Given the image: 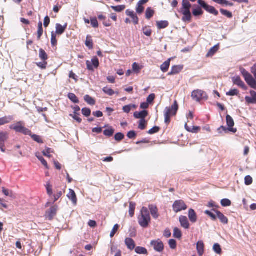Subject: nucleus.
Returning a JSON list of instances; mask_svg holds the SVG:
<instances>
[{"instance_id": "29", "label": "nucleus", "mask_w": 256, "mask_h": 256, "mask_svg": "<svg viewBox=\"0 0 256 256\" xmlns=\"http://www.w3.org/2000/svg\"><path fill=\"white\" fill-rule=\"evenodd\" d=\"M188 218H190V221L194 223L196 222L197 220V216L193 209H190L188 211Z\"/></svg>"}, {"instance_id": "17", "label": "nucleus", "mask_w": 256, "mask_h": 256, "mask_svg": "<svg viewBox=\"0 0 256 256\" xmlns=\"http://www.w3.org/2000/svg\"><path fill=\"white\" fill-rule=\"evenodd\" d=\"M232 82L234 84L242 88L244 90H246V87L244 83L242 81L240 78L239 76H234L232 78Z\"/></svg>"}, {"instance_id": "64", "label": "nucleus", "mask_w": 256, "mask_h": 256, "mask_svg": "<svg viewBox=\"0 0 256 256\" xmlns=\"http://www.w3.org/2000/svg\"><path fill=\"white\" fill-rule=\"evenodd\" d=\"M252 178L250 176H247L244 178V182L246 186H249L252 183Z\"/></svg>"}, {"instance_id": "6", "label": "nucleus", "mask_w": 256, "mask_h": 256, "mask_svg": "<svg viewBox=\"0 0 256 256\" xmlns=\"http://www.w3.org/2000/svg\"><path fill=\"white\" fill-rule=\"evenodd\" d=\"M226 120L228 128H226L224 126H221L218 128V130L220 131L222 130L224 132H227L228 131H230L233 133H236L237 130L236 128H232L234 125V122L233 118L230 115L228 114L226 116Z\"/></svg>"}, {"instance_id": "10", "label": "nucleus", "mask_w": 256, "mask_h": 256, "mask_svg": "<svg viewBox=\"0 0 256 256\" xmlns=\"http://www.w3.org/2000/svg\"><path fill=\"white\" fill-rule=\"evenodd\" d=\"M150 245L154 247V250L156 252H160L164 250V244L160 239L152 240L150 242Z\"/></svg>"}, {"instance_id": "52", "label": "nucleus", "mask_w": 256, "mask_h": 256, "mask_svg": "<svg viewBox=\"0 0 256 256\" xmlns=\"http://www.w3.org/2000/svg\"><path fill=\"white\" fill-rule=\"evenodd\" d=\"M38 154V153H36V157L40 161L42 164L46 168L48 169V163H47L46 161L44 159V158L42 156H39Z\"/></svg>"}, {"instance_id": "33", "label": "nucleus", "mask_w": 256, "mask_h": 256, "mask_svg": "<svg viewBox=\"0 0 256 256\" xmlns=\"http://www.w3.org/2000/svg\"><path fill=\"white\" fill-rule=\"evenodd\" d=\"M219 49V46L218 45H216L212 48L208 52L206 56L210 57L214 56L218 50Z\"/></svg>"}, {"instance_id": "48", "label": "nucleus", "mask_w": 256, "mask_h": 256, "mask_svg": "<svg viewBox=\"0 0 256 256\" xmlns=\"http://www.w3.org/2000/svg\"><path fill=\"white\" fill-rule=\"evenodd\" d=\"M203 13L204 12L202 8L198 6L192 10V14L196 16H201L203 14Z\"/></svg>"}, {"instance_id": "35", "label": "nucleus", "mask_w": 256, "mask_h": 256, "mask_svg": "<svg viewBox=\"0 0 256 256\" xmlns=\"http://www.w3.org/2000/svg\"><path fill=\"white\" fill-rule=\"evenodd\" d=\"M136 206V204L134 202H130L129 214L130 217H132L134 216Z\"/></svg>"}, {"instance_id": "24", "label": "nucleus", "mask_w": 256, "mask_h": 256, "mask_svg": "<svg viewBox=\"0 0 256 256\" xmlns=\"http://www.w3.org/2000/svg\"><path fill=\"white\" fill-rule=\"evenodd\" d=\"M148 208L152 217L155 219L158 218L159 216V214H158V209L157 207L154 205L152 204L149 205Z\"/></svg>"}, {"instance_id": "2", "label": "nucleus", "mask_w": 256, "mask_h": 256, "mask_svg": "<svg viewBox=\"0 0 256 256\" xmlns=\"http://www.w3.org/2000/svg\"><path fill=\"white\" fill-rule=\"evenodd\" d=\"M178 109V105L176 100H174V104L169 107H166L164 110V122L168 124L171 121L172 116L176 114Z\"/></svg>"}, {"instance_id": "20", "label": "nucleus", "mask_w": 256, "mask_h": 256, "mask_svg": "<svg viewBox=\"0 0 256 256\" xmlns=\"http://www.w3.org/2000/svg\"><path fill=\"white\" fill-rule=\"evenodd\" d=\"M179 220L182 227L186 229H188L189 228L190 224L186 216H180Z\"/></svg>"}, {"instance_id": "41", "label": "nucleus", "mask_w": 256, "mask_h": 256, "mask_svg": "<svg viewBox=\"0 0 256 256\" xmlns=\"http://www.w3.org/2000/svg\"><path fill=\"white\" fill-rule=\"evenodd\" d=\"M154 14V11L151 9L150 8H148L146 12V17L147 19L152 18Z\"/></svg>"}, {"instance_id": "22", "label": "nucleus", "mask_w": 256, "mask_h": 256, "mask_svg": "<svg viewBox=\"0 0 256 256\" xmlns=\"http://www.w3.org/2000/svg\"><path fill=\"white\" fill-rule=\"evenodd\" d=\"M68 198L72 202L76 205L77 203V198L74 191L72 189L69 190V192L67 195Z\"/></svg>"}, {"instance_id": "32", "label": "nucleus", "mask_w": 256, "mask_h": 256, "mask_svg": "<svg viewBox=\"0 0 256 256\" xmlns=\"http://www.w3.org/2000/svg\"><path fill=\"white\" fill-rule=\"evenodd\" d=\"M135 252L140 254H148V252L147 250L144 247L137 246L135 248Z\"/></svg>"}, {"instance_id": "31", "label": "nucleus", "mask_w": 256, "mask_h": 256, "mask_svg": "<svg viewBox=\"0 0 256 256\" xmlns=\"http://www.w3.org/2000/svg\"><path fill=\"white\" fill-rule=\"evenodd\" d=\"M105 136L110 137L112 136L114 133V129L112 126H108V128L103 132Z\"/></svg>"}, {"instance_id": "54", "label": "nucleus", "mask_w": 256, "mask_h": 256, "mask_svg": "<svg viewBox=\"0 0 256 256\" xmlns=\"http://www.w3.org/2000/svg\"><path fill=\"white\" fill-rule=\"evenodd\" d=\"M222 206H229L231 205L232 202L231 201L227 198H224L221 200L220 202Z\"/></svg>"}, {"instance_id": "37", "label": "nucleus", "mask_w": 256, "mask_h": 256, "mask_svg": "<svg viewBox=\"0 0 256 256\" xmlns=\"http://www.w3.org/2000/svg\"><path fill=\"white\" fill-rule=\"evenodd\" d=\"M68 98L74 104H78L79 100L76 95L73 93H69L68 95Z\"/></svg>"}, {"instance_id": "34", "label": "nucleus", "mask_w": 256, "mask_h": 256, "mask_svg": "<svg viewBox=\"0 0 256 256\" xmlns=\"http://www.w3.org/2000/svg\"><path fill=\"white\" fill-rule=\"evenodd\" d=\"M44 30L42 28V22H39L38 23V30L37 32L38 40H40L43 34Z\"/></svg>"}, {"instance_id": "57", "label": "nucleus", "mask_w": 256, "mask_h": 256, "mask_svg": "<svg viewBox=\"0 0 256 256\" xmlns=\"http://www.w3.org/2000/svg\"><path fill=\"white\" fill-rule=\"evenodd\" d=\"M36 66L40 68L41 69H46L48 66V62L46 61H42V62H39L36 63Z\"/></svg>"}, {"instance_id": "45", "label": "nucleus", "mask_w": 256, "mask_h": 256, "mask_svg": "<svg viewBox=\"0 0 256 256\" xmlns=\"http://www.w3.org/2000/svg\"><path fill=\"white\" fill-rule=\"evenodd\" d=\"M51 44L52 46L53 47L56 46L58 44V41L56 40V35L54 32H52Z\"/></svg>"}, {"instance_id": "43", "label": "nucleus", "mask_w": 256, "mask_h": 256, "mask_svg": "<svg viewBox=\"0 0 256 256\" xmlns=\"http://www.w3.org/2000/svg\"><path fill=\"white\" fill-rule=\"evenodd\" d=\"M111 8L116 12H121L126 8L125 5H120L117 6H111Z\"/></svg>"}, {"instance_id": "3", "label": "nucleus", "mask_w": 256, "mask_h": 256, "mask_svg": "<svg viewBox=\"0 0 256 256\" xmlns=\"http://www.w3.org/2000/svg\"><path fill=\"white\" fill-rule=\"evenodd\" d=\"M191 6L192 4L189 1L182 0L181 12L183 14L182 20L184 22H190L192 20V16L190 12Z\"/></svg>"}, {"instance_id": "55", "label": "nucleus", "mask_w": 256, "mask_h": 256, "mask_svg": "<svg viewBox=\"0 0 256 256\" xmlns=\"http://www.w3.org/2000/svg\"><path fill=\"white\" fill-rule=\"evenodd\" d=\"M124 138V134L122 132L116 133L114 136V139L117 142H120Z\"/></svg>"}, {"instance_id": "18", "label": "nucleus", "mask_w": 256, "mask_h": 256, "mask_svg": "<svg viewBox=\"0 0 256 256\" xmlns=\"http://www.w3.org/2000/svg\"><path fill=\"white\" fill-rule=\"evenodd\" d=\"M126 13L127 16H130L132 18L133 23L134 24H138L139 19L134 11L127 10L126 12Z\"/></svg>"}, {"instance_id": "15", "label": "nucleus", "mask_w": 256, "mask_h": 256, "mask_svg": "<svg viewBox=\"0 0 256 256\" xmlns=\"http://www.w3.org/2000/svg\"><path fill=\"white\" fill-rule=\"evenodd\" d=\"M124 242L128 250H132L136 248L135 242L132 238H126L125 239Z\"/></svg>"}, {"instance_id": "56", "label": "nucleus", "mask_w": 256, "mask_h": 256, "mask_svg": "<svg viewBox=\"0 0 256 256\" xmlns=\"http://www.w3.org/2000/svg\"><path fill=\"white\" fill-rule=\"evenodd\" d=\"M120 226L118 224H116L113 227L112 230L110 232V238H113L115 234L118 232V228H119Z\"/></svg>"}, {"instance_id": "26", "label": "nucleus", "mask_w": 256, "mask_h": 256, "mask_svg": "<svg viewBox=\"0 0 256 256\" xmlns=\"http://www.w3.org/2000/svg\"><path fill=\"white\" fill-rule=\"evenodd\" d=\"M148 112L146 110H144L140 112H135L134 113V116L136 118L144 119L148 116Z\"/></svg>"}, {"instance_id": "60", "label": "nucleus", "mask_w": 256, "mask_h": 256, "mask_svg": "<svg viewBox=\"0 0 256 256\" xmlns=\"http://www.w3.org/2000/svg\"><path fill=\"white\" fill-rule=\"evenodd\" d=\"M79 114H75L74 113V114H70V116L75 120L78 122L80 124L82 122V119L79 117Z\"/></svg>"}, {"instance_id": "51", "label": "nucleus", "mask_w": 256, "mask_h": 256, "mask_svg": "<svg viewBox=\"0 0 256 256\" xmlns=\"http://www.w3.org/2000/svg\"><path fill=\"white\" fill-rule=\"evenodd\" d=\"M146 124L147 123L145 119H141L139 121L138 128L144 130L146 128Z\"/></svg>"}, {"instance_id": "50", "label": "nucleus", "mask_w": 256, "mask_h": 256, "mask_svg": "<svg viewBox=\"0 0 256 256\" xmlns=\"http://www.w3.org/2000/svg\"><path fill=\"white\" fill-rule=\"evenodd\" d=\"M182 236L180 230L178 228H175L174 230V236L177 238H180Z\"/></svg>"}, {"instance_id": "42", "label": "nucleus", "mask_w": 256, "mask_h": 256, "mask_svg": "<svg viewBox=\"0 0 256 256\" xmlns=\"http://www.w3.org/2000/svg\"><path fill=\"white\" fill-rule=\"evenodd\" d=\"M8 138V137L7 132H0V144H4Z\"/></svg>"}, {"instance_id": "53", "label": "nucleus", "mask_w": 256, "mask_h": 256, "mask_svg": "<svg viewBox=\"0 0 256 256\" xmlns=\"http://www.w3.org/2000/svg\"><path fill=\"white\" fill-rule=\"evenodd\" d=\"M213 250L217 254H220L222 252L220 246L218 244H214L213 246Z\"/></svg>"}, {"instance_id": "44", "label": "nucleus", "mask_w": 256, "mask_h": 256, "mask_svg": "<svg viewBox=\"0 0 256 256\" xmlns=\"http://www.w3.org/2000/svg\"><path fill=\"white\" fill-rule=\"evenodd\" d=\"M29 136H31L34 140L39 144H42L44 142L40 136L36 134H32V133Z\"/></svg>"}, {"instance_id": "58", "label": "nucleus", "mask_w": 256, "mask_h": 256, "mask_svg": "<svg viewBox=\"0 0 256 256\" xmlns=\"http://www.w3.org/2000/svg\"><path fill=\"white\" fill-rule=\"evenodd\" d=\"M239 93L238 90L237 89H232L230 90L229 92L226 93L227 96H237Z\"/></svg>"}, {"instance_id": "36", "label": "nucleus", "mask_w": 256, "mask_h": 256, "mask_svg": "<svg viewBox=\"0 0 256 256\" xmlns=\"http://www.w3.org/2000/svg\"><path fill=\"white\" fill-rule=\"evenodd\" d=\"M142 66H140L138 63L134 62L132 65V68L134 72L136 74L140 73V70L142 69Z\"/></svg>"}, {"instance_id": "21", "label": "nucleus", "mask_w": 256, "mask_h": 256, "mask_svg": "<svg viewBox=\"0 0 256 256\" xmlns=\"http://www.w3.org/2000/svg\"><path fill=\"white\" fill-rule=\"evenodd\" d=\"M215 212L217 215V218L220 220L222 223L224 224H228V218L224 216L223 214L218 210H215Z\"/></svg>"}, {"instance_id": "16", "label": "nucleus", "mask_w": 256, "mask_h": 256, "mask_svg": "<svg viewBox=\"0 0 256 256\" xmlns=\"http://www.w3.org/2000/svg\"><path fill=\"white\" fill-rule=\"evenodd\" d=\"M250 94L251 97L246 96L245 100L248 104H254L256 103V92L254 90H250Z\"/></svg>"}, {"instance_id": "12", "label": "nucleus", "mask_w": 256, "mask_h": 256, "mask_svg": "<svg viewBox=\"0 0 256 256\" xmlns=\"http://www.w3.org/2000/svg\"><path fill=\"white\" fill-rule=\"evenodd\" d=\"M92 64L88 60L86 62L87 68L90 70H94V66L95 68H98L99 66V60L96 57H94L92 60Z\"/></svg>"}, {"instance_id": "23", "label": "nucleus", "mask_w": 256, "mask_h": 256, "mask_svg": "<svg viewBox=\"0 0 256 256\" xmlns=\"http://www.w3.org/2000/svg\"><path fill=\"white\" fill-rule=\"evenodd\" d=\"M204 244L202 240H199L196 244V250L200 256H202L204 254Z\"/></svg>"}, {"instance_id": "9", "label": "nucleus", "mask_w": 256, "mask_h": 256, "mask_svg": "<svg viewBox=\"0 0 256 256\" xmlns=\"http://www.w3.org/2000/svg\"><path fill=\"white\" fill-rule=\"evenodd\" d=\"M188 208L186 204L182 200H176L172 205V208L176 213H178L182 210H184Z\"/></svg>"}, {"instance_id": "38", "label": "nucleus", "mask_w": 256, "mask_h": 256, "mask_svg": "<svg viewBox=\"0 0 256 256\" xmlns=\"http://www.w3.org/2000/svg\"><path fill=\"white\" fill-rule=\"evenodd\" d=\"M84 100L89 104L94 105L96 104L95 100L89 95H86Z\"/></svg>"}, {"instance_id": "4", "label": "nucleus", "mask_w": 256, "mask_h": 256, "mask_svg": "<svg viewBox=\"0 0 256 256\" xmlns=\"http://www.w3.org/2000/svg\"><path fill=\"white\" fill-rule=\"evenodd\" d=\"M10 128L24 135L28 136L31 134V130L25 127V124L22 121H19L15 124L10 126Z\"/></svg>"}, {"instance_id": "61", "label": "nucleus", "mask_w": 256, "mask_h": 256, "mask_svg": "<svg viewBox=\"0 0 256 256\" xmlns=\"http://www.w3.org/2000/svg\"><path fill=\"white\" fill-rule=\"evenodd\" d=\"M82 114L86 117L89 116L91 114L90 110V108H82Z\"/></svg>"}, {"instance_id": "8", "label": "nucleus", "mask_w": 256, "mask_h": 256, "mask_svg": "<svg viewBox=\"0 0 256 256\" xmlns=\"http://www.w3.org/2000/svg\"><path fill=\"white\" fill-rule=\"evenodd\" d=\"M198 3L207 12L216 16L218 14V12L214 6L208 5L203 0H198Z\"/></svg>"}, {"instance_id": "63", "label": "nucleus", "mask_w": 256, "mask_h": 256, "mask_svg": "<svg viewBox=\"0 0 256 256\" xmlns=\"http://www.w3.org/2000/svg\"><path fill=\"white\" fill-rule=\"evenodd\" d=\"M63 194V192L62 190L57 191L56 193L54 194L53 196L54 198V202H55L57 201Z\"/></svg>"}, {"instance_id": "39", "label": "nucleus", "mask_w": 256, "mask_h": 256, "mask_svg": "<svg viewBox=\"0 0 256 256\" xmlns=\"http://www.w3.org/2000/svg\"><path fill=\"white\" fill-rule=\"evenodd\" d=\"M143 33L147 36H150L152 34V30L150 26H145L142 28Z\"/></svg>"}, {"instance_id": "49", "label": "nucleus", "mask_w": 256, "mask_h": 256, "mask_svg": "<svg viewBox=\"0 0 256 256\" xmlns=\"http://www.w3.org/2000/svg\"><path fill=\"white\" fill-rule=\"evenodd\" d=\"M103 92L106 94L112 96L115 94V92L112 88H108V86L104 87L102 88Z\"/></svg>"}, {"instance_id": "13", "label": "nucleus", "mask_w": 256, "mask_h": 256, "mask_svg": "<svg viewBox=\"0 0 256 256\" xmlns=\"http://www.w3.org/2000/svg\"><path fill=\"white\" fill-rule=\"evenodd\" d=\"M68 24L66 23L64 26L60 24H56V32L55 34L58 35H62L64 33L67 28Z\"/></svg>"}, {"instance_id": "5", "label": "nucleus", "mask_w": 256, "mask_h": 256, "mask_svg": "<svg viewBox=\"0 0 256 256\" xmlns=\"http://www.w3.org/2000/svg\"><path fill=\"white\" fill-rule=\"evenodd\" d=\"M240 71L247 84L252 88L256 90V80L244 68H240Z\"/></svg>"}, {"instance_id": "46", "label": "nucleus", "mask_w": 256, "mask_h": 256, "mask_svg": "<svg viewBox=\"0 0 256 256\" xmlns=\"http://www.w3.org/2000/svg\"><path fill=\"white\" fill-rule=\"evenodd\" d=\"M46 192L49 196H52L53 194L52 186L50 184V182H47L46 184Z\"/></svg>"}, {"instance_id": "30", "label": "nucleus", "mask_w": 256, "mask_h": 256, "mask_svg": "<svg viewBox=\"0 0 256 256\" xmlns=\"http://www.w3.org/2000/svg\"><path fill=\"white\" fill-rule=\"evenodd\" d=\"M39 58L42 60L46 62L48 58V54L42 48H40L39 50Z\"/></svg>"}, {"instance_id": "11", "label": "nucleus", "mask_w": 256, "mask_h": 256, "mask_svg": "<svg viewBox=\"0 0 256 256\" xmlns=\"http://www.w3.org/2000/svg\"><path fill=\"white\" fill-rule=\"evenodd\" d=\"M58 210V206H54L50 207L48 210L46 212V216L49 220H52L54 216H56L57 213V211Z\"/></svg>"}, {"instance_id": "28", "label": "nucleus", "mask_w": 256, "mask_h": 256, "mask_svg": "<svg viewBox=\"0 0 256 256\" xmlns=\"http://www.w3.org/2000/svg\"><path fill=\"white\" fill-rule=\"evenodd\" d=\"M156 26L159 30L166 28L169 26V22L167 20L158 21L156 22Z\"/></svg>"}, {"instance_id": "7", "label": "nucleus", "mask_w": 256, "mask_h": 256, "mask_svg": "<svg viewBox=\"0 0 256 256\" xmlns=\"http://www.w3.org/2000/svg\"><path fill=\"white\" fill-rule=\"evenodd\" d=\"M192 98L196 102H200L201 100L208 99L206 92L200 90H194L192 93Z\"/></svg>"}, {"instance_id": "19", "label": "nucleus", "mask_w": 256, "mask_h": 256, "mask_svg": "<svg viewBox=\"0 0 256 256\" xmlns=\"http://www.w3.org/2000/svg\"><path fill=\"white\" fill-rule=\"evenodd\" d=\"M14 120L12 116H6L0 118V126L10 124Z\"/></svg>"}, {"instance_id": "1", "label": "nucleus", "mask_w": 256, "mask_h": 256, "mask_svg": "<svg viewBox=\"0 0 256 256\" xmlns=\"http://www.w3.org/2000/svg\"><path fill=\"white\" fill-rule=\"evenodd\" d=\"M138 222L139 224L144 228L148 227L150 222L151 218L150 214V212L146 207H142L138 218Z\"/></svg>"}, {"instance_id": "14", "label": "nucleus", "mask_w": 256, "mask_h": 256, "mask_svg": "<svg viewBox=\"0 0 256 256\" xmlns=\"http://www.w3.org/2000/svg\"><path fill=\"white\" fill-rule=\"evenodd\" d=\"M183 66L176 65L172 67L171 71L168 73V76H172L179 74L183 69Z\"/></svg>"}, {"instance_id": "40", "label": "nucleus", "mask_w": 256, "mask_h": 256, "mask_svg": "<svg viewBox=\"0 0 256 256\" xmlns=\"http://www.w3.org/2000/svg\"><path fill=\"white\" fill-rule=\"evenodd\" d=\"M86 46L89 48V49H92L93 48V41L91 38V37L88 36L86 40Z\"/></svg>"}, {"instance_id": "47", "label": "nucleus", "mask_w": 256, "mask_h": 256, "mask_svg": "<svg viewBox=\"0 0 256 256\" xmlns=\"http://www.w3.org/2000/svg\"><path fill=\"white\" fill-rule=\"evenodd\" d=\"M220 12H221V14L222 15L226 16V17H227L228 18H231L232 17V13L227 10H224L222 8H220Z\"/></svg>"}, {"instance_id": "62", "label": "nucleus", "mask_w": 256, "mask_h": 256, "mask_svg": "<svg viewBox=\"0 0 256 256\" xmlns=\"http://www.w3.org/2000/svg\"><path fill=\"white\" fill-rule=\"evenodd\" d=\"M90 22L92 26L94 28H98V21L96 18H90Z\"/></svg>"}, {"instance_id": "59", "label": "nucleus", "mask_w": 256, "mask_h": 256, "mask_svg": "<svg viewBox=\"0 0 256 256\" xmlns=\"http://www.w3.org/2000/svg\"><path fill=\"white\" fill-rule=\"evenodd\" d=\"M132 108H135V106L130 104L125 106L123 107L122 110L124 112L128 114L130 112Z\"/></svg>"}, {"instance_id": "27", "label": "nucleus", "mask_w": 256, "mask_h": 256, "mask_svg": "<svg viewBox=\"0 0 256 256\" xmlns=\"http://www.w3.org/2000/svg\"><path fill=\"white\" fill-rule=\"evenodd\" d=\"M172 58H168L160 66V70L163 72H166L170 66V62Z\"/></svg>"}, {"instance_id": "25", "label": "nucleus", "mask_w": 256, "mask_h": 256, "mask_svg": "<svg viewBox=\"0 0 256 256\" xmlns=\"http://www.w3.org/2000/svg\"><path fill=\"white\" fill-rule=\"evenodd\" d=\"M184 128L188 132L195 134L198 133L200 130V126H194L192 128H190L188 126L187 123L185 124Z\"/></svg>"}]
</instances>
